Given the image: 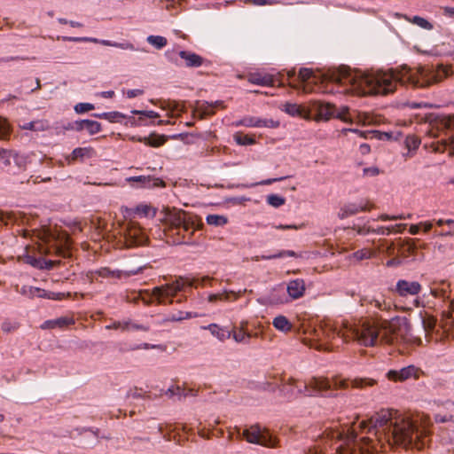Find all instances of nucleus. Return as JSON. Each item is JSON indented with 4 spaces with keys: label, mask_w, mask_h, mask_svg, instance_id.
Instances as JSON below:
<instances>
[{
    "label": "nucleus",
    "mask_w": 454,
    "mask_h": 454,
    "mask_svg": "<svg viewBox=\"0 0 454 454\" xmlns=\"http://www.w3.org/2000/svg\"><path fill=\"white\" fill-rule=\"evenodd\" d=\"M447 75L443 67H439L437 70L434 67H421L416 70L402 67L401 69L370 73L344 71L339 74L337 81L342 85H350L355 91L364 95H387L393 93L398 84L427 87Z\"/></svg>",
    "instance_id": "f257e3e1"
},
{
    "label": "nucleus",
    "mask_w": 454,
    "mask_h": 454,
    "mask_svg": "<svg viewBox=\"0 0 454 454\" xmlns=\"http://www.w3.org/2000/svg\"><path fill=\"white\" fill-rule=\"evenodd\" d=\"M357 427L373 434L379 442L384 439L389 444L418 450L427 444V431L419 429L413 420L402 417L395 410H381L370 419L359 422Z\"/></svg>",
    "instance_id": "f03ea898"
},
{
    "label": "nucleus",
    "mask_w": 454,
    "mask_h": 454,
    "mask_svg": "<svg viewBox=\"0 0 454 454\" xmlns=\"http://www.w3.org/2000/svg\"><path fill=\"white\" fill-rule=\"evenodd\" d=\"M410 325L405 318L396 317L385 321L380 327L376 323L368 320L357 324L347 323L346 335L348 341L356 340L366 347L375 346L380 342L388 344L409 341Z\"/></svg>",
    "instance_id": "7ed1b4c3"
},
{
    "label": "nucleus",
    "mask_w": 454,
    "mask_h": 454,
    "mask_svg": "<svg viewBox=\"0 0 454 454\" xmlns=\"http://www.w3.org/2000/svg\"><path fill=\"white\" fill-rule=\"evenodd\" d=\"M38 239L39 256L27 254L23 262L39 270H52L59 263V260L45 259L43 255H54L67 258L71 256V241L68 234L57 226L43 227L34 231Z\"/></svg>",
    "instance_id": "20e7f679"
},
{
    "label": "nucleus",
    "mask_w": 454,
    "mask_h": 454,
    "mask_svg": "<svg viewBox=\"0 0 454 454\" xmlns=\"http://www.w3.org/2000/svg\"><path fill=\"white\" fill-rule=\"evenodd\" d=\"M375 383L374 380L368 378L354 380L334 378L332 380L325 378H312L308 383L289 378L286 381L281 379L279 390L288 398H294L300 395L310 396L317 394L333 396L337 395L333 390L338 388H347L349 386L356 388H365L375 385Z\"/></svg>",
    "instance_id": "39448f33"
},
{
    "label": "nucleus",
    "mask_w": 454,
    "mask_h": 454,
    "mask_svg": "<svg viewBox=\"0 0 454 454\" xmlns=\"http://www.w3.org/2000/svg\"><path fill=\"white\" fill-rule=\"evenodd\" d=\"M344 440V435L340 432H331L318 442L317 444L309 448L306 454H325L327 446H331L333 439ZM357 433L356 427L354 426L352 428L348 429L345 436V445L340 444L336 448L339 454H372L374 446L372 445V440L370 437H362L360 442L356 440Z\"/></svg>",
    "instance_id": "423d86ee"
},
{
    "label": "nucleus",
    "mask_w": 454,
    "mask_h": 454,
    "mask_svg": "<svg viewBox=\"0 0 454 454\" xmlns=\"http://www.w3.org/2000/svg\"><path fill=\"white\" fill-rule=\"evenodd\" d=\"M427 135L433 140L424 143L425 149L440 153L448 151L450 156L454 155V115L438 117Z\"/></svg>",
    "instance_id": "0eeeda50"
},
{
    "label": "nucleus",
    "mask_w": 454,
    "mask_h": 454,
    "mask_svg": "<svg viewBox=\"0 0 454 454\" xmlns=\"http://www.w3.org/2000/svg\"><path fill=\"white\" fill-rule=\"evenodd\" d=\"M214 280L208 276L204 277H178L175 281L155 286L150 294L151 301H155L160 305H169L173 303V298L179 292H185L186 288L204 286Z\"/></svg>",
    "instance_id": "6e6552de"
},
{
    "label": "nucleus",
    "mask_w": 454,
    "mask_h": 454,
    "mask_svg": "<svg viewBox=\"0 0 454 454\" xmlns=\"http://www.w3.org/2000/svg\"><path fill=\"white\" fill-rule=\"evenodd\" d=\"M165 218L169 234L177 235L174 240L176 243H188L194 231L202 226V223H197L195 216L175 207L168 209Z\"/></svg>",
    "instance_id": "1a4fd4ad"
},
{
    "label": "nucleus",
    "mask_w": 454,
    "mask_h": 454,
    "mask_svg": "<svg viewBox=\"0 0 454 454\" xmlns=\"http://www.w3.org/2000/svg\"><path fill=\"white\" fill-rule=\"evenodd\" d=\"M347 323L340 326L325 324L317 330L319 343L316 347L319 350H333L339 348L344 341H348L346 335Z\"/></svg>",
    "instance_id": "9d476101"
},
{
    "label": "nucleus",
    "mask_w": 454,
    "mask_h": 454,
    "mask_svg": "<svg viewBox=\"0 0 454 454\" xmlns=\"http://www.w3.org/2000/svg\"><path fill=\"white\" fill-rule=\"evenodd\" d=\"M242 436L249 443L258 444L265 448H277L278 439L268 428L258 424L252 425L242 432Z\"/></svg>",
    "instance_id": "9b49d317"
},
{
    "label": "nucleus",
    "mask_w": 454,
    "mask_h": 454,
    "mask_svg": "<svg viewBox=\"0 0 454 454\" xmlns=\"http://www.w3.org/2000/svg\"><path fill=\"white\" fill-rule=\"evenodd\" d=\"M165 57L172 64L187 68L200 67L205 62L204 58L191 51L168 50L165 52Z\"/></svg>",
    "instance_id": "f8f14e48"
},
{
    "label": "nucleus",
    "mask_w": 454,
    "mask_h": 454,
    "mask_svg": "<svg viewBox=\"0 0 454 454\" xmlns=\"http://www.w3.org/2000/svg\"><path fill=\"white\" fill-rule=\"evenodd\" d=\"M124 244L127 247L143 246L147 241L145 231L135 223L127 224L123 231Z\"/></svg>",
    "instance_id": "ddd939ff"
},
{
    "label": "nucleus",
    "mask_w": 454,
    "mask_h": 454,
    "mask_svg": "<svg viewBox=\"0 0 454 454\" xmlns=\"http://www.w3.org/2000/svg\"><path fill=\"white\" fill-rule=\"evenodd\" d=\"M430 294L434 298L447 301L454 309V298H451L450 284L444 279H434L428 284Z\"/></svg>",
    "instance_id": "4468645a"
},
{
    "label": "nucleus",
    "mask_w": 454,
    "mask_h": 454,
    "mask_svg": "<svg viewBox=\"0 0 454 454\" xmlns=\"http://www.w3.org/2000/svg\"><path fill=\"white\" fill-rule=\"evenodd\" d=\"M421 374V370L414 365H408L400 370H390L386 377L395 382H403L410 379L417 380Z\"/></svg>",
    "instance_id": "2eb2a0df"
},
{
    "label": "nucleus",
    "mask_w": 454,
    "mask_h": 454,
    "mask_svg": "<svg viewBox=\"0 0 454 454\" xmlns=\"http://www.w3.org/2000/svg\"><path fill=\"white\" fill-rule=\"evenodd\" d=\"M67 40L72 41V42H89V43L101 44L104 46L119 48L121 50L138 51V49L136 48L132 43L126 41V40H124L121 43L111 41V40H106V39H98L96 37H68Z\"/></svg>",
    "instance_id": "dca6fc26"
},
{
    "label": "nucleus",
    "mask_w": 454,
    "mask_h": 454,
    "mask_svg": "<svg viewBox=\"0 0 454 454\" xmlns=\"http://www.w3.org/2000/svg\"><path fill=\"white\" fill-rule=\"evenodd\" d=\"M66 129L74 131L86 130L90 135H95L101 131V124L92 120H80L68 123Z\"/></svg>",
    "instance_id": "f3484780"
},
{
    "label": "nucleus",
    "mask_w": 454,
    "mask_h": 454,
    "mask_svg": "<svg viewBox=\"0 0 454 454\" xmlns=\"http://www.w3.org/2000/svg\"><path fill=\"white\" fill-rule=\"evenodd\" d=\"M372 208V205H369L368 202L361 201L359 203H348L345 204L339 211L338 216L340 219L349 217L356 215L359 212L370 211Z\"/></svg>",
    "instance_id": "a211bd4d"
},
{
    "label": "nucleus",
    "mask_w": 454,
    "mask_h": 454,
    "mask_svg": "<svg viewBox=\"0 0 454 454\" xmlns=\"http://www.w3.org/2000/svg\"><path fill=\"white\" fill-rule=\"evenodd\" d=\"M421 285L417 281L400 279L395 286L396 293L402 296L416 295L421 291Z\"/></svg>",
    "instance_id": "6ab92c4d"
},
{
    "label": "nucleus",
    "mask_w": 454,
    "mask_h": 454,
    "mask_svg": "<svg viewBox=\"0 0 454 454\" xmlns=\"http://www.w3.org/2000/svg\"><path fill=\"white\" fill-rule=\"evenodd\" d=\"M264 300L267 304L270 305L284 304L289 301L286 289L282 286L274 287L267 296L264 297Z\"/></svg>",
    "instance_id": "aec40b11"
},
{
    "label": "nucleus",
    "mask_w": 454,
    "mask_h": 454,
    "mask_svg": "<svg viewBox=\"0 0 454 454\" xmlns=\"http://www.w3.org/2000/svg\"><path fill=\"white\" fill-rule=\"evenodd\" d=\"M247 82L259 86H274L275 77L266 73H250L247 76Z\"/></svg>",
    "instance_id": "412c9836"
},
{
    "label": "nucleus",
    "mask_w": 454,
    "mask_h": 454,
    "mask_svg": "<svg viewBox=\"0 0 454 454\" xmlns=\"http://www.w3.org/2000/svg\"><path fill=\"white\" fill-rule=\"evenodd\" d=\"M286 289V292L288 294V297H290L293 300H296L303 296L305 293V282L303 279L297 278L294 280H291L288 284Z\"/></svg>",
    "instance_id": "4be33fe9"
},
{
    "label": "nucleus",
    "mask_w": 454,
    "mask_h": 454,
    "mask_svg": "<svg viewBox=\"0 0 454 454\" xmlns=\"http://www.w3.org/2000/svg\"><path fill=\"white\" fill-rule=\"evenodd\" d=\"M129 183H138L141 187H164L165 183L160 178H152L151 176H131L127 179Z\"/></svg>",
    "instance_id": "5701e85b"
},
{
    "label": "nucleus",
    "mask_w": 454,
    "mask_h": 454,
    "mask_svg": "<svg viewBox=\"0 0 454 454\" xmlns=\"http://www.w3.org/2000/svg\"><path fill=\"white\" fill-rule=\"evenodd\" d=\"M95 155V151L92 147H77L74 149L72 153L67 157L68 163H72L75 160H83L84 159H90Z\"/></svg>",
    "instance_id": "b1692460"
},
{
    "label": "nucleus",
    "mask_w": 454,
    "mask_h": 454,
    "mask_svg": "<svg viewBox=\"0 0 454 454\" xmlns=\"http://www.w3.org/2000/svg\"><path fill=\"white\" fill-rule=\"evenodd\" d=\"M74 320L70 317H60L56 319L47 320L41 325L43 329H54V328H66L68 325H74Z\"/></svg>",
    "instance_id": "393cba45"
},
{
    "label": "nucleus",
    "mask_w": 454,
    "mask_h": 454,
    "mask_svg": "<svg viewBox=\"0 0 454 454\" xmlns=\"http://www.w3.org/2000/svg\"><path fill=\"white\" fill-rule=\"evenodd\" d=\"M35 153H32L30 154H18L13 153L12 158L15 164L23 169H26L28 164H32L35 160Z\"/></svg>",
    "instance_id": "a878e982"
},
{
    "label": "nucleus",
    "mask_w": 454,
    "mask_h": 454,
    "mask_svg": "<svg viewBox=\"0 0 454 454\" xmlns=\"http://www.w3.org/2000/svg\"><path fill=\"white\" fill-rule=\"evenodd\" d=\"M272 325L282 333H288L293 328V324L285 316L279 315L274 317Z\"/></svg>",
    "instance_id": "bb28decb"
},
{
    "label": "nucleus",
    "mask_w": 454,
    "mask_h": 454,
    "mask_svg": "<svg viewBox=\"0 0 454 454\" xmlns=\"http://www.w3.org/2000/svg\"><path fill=\"white\" fill-rule=\"evenodd\" d=\"M336 106L330 103H319L317 106V113L321 118L325 120L335 115Z\"/></svg>",
    "instance_id": "cd10ccee"
},
{
    "label": "nucleus",
    "mask_w": 454,
    "mask_h": 454,
    "mask_svg": "<svg viewBox=\"0 0 454 454\" xmlns=\"http://www.w3.org/2000/svg\"><path fill=\"white\" fill-rule=\"evenodd\" d=\"M421 141L415 135H408L405 138L404 145L408 149V153L404 154L405 157H412L414 152L419 148Z\"/></svg>",
    "instance_id": "c85d7f7f"
},
{
    "label": "nucleus",
    "mask_w": 454,
    "mask_h": 454,
    "mask_svg": "<svg viewBox=\"0 0 454 454\" xmlns=\"http://www.w3.org/2000/svg\"><path fill=\"white\" fill-rule=\"evenodd\" d=\"M207 329L209 330L212 335L215 336L221 341H223L227 339H230L231 336V332L220 327L216 324L209 325Z\"/></svg>",
    "instance_id": "c756f323"
},
{
    "label": "nucleus",
    "mask_w": 454,
    "mask_h": 454,
    "mask_svg": "<svg viewBox=\"0 0 454 454\" xmlns=\"http://www.w3.org/2000/svg\"><path fill=\"white\" fill-rule=\"evenodd\" d=\"M139 141L149 146L159 147L166 143L167 137L163 135L152 134L149 137L140 138Z\"/></svg>",
    "instance_id": "7c9ffc66"
},
{
    "label": "nucleus",
    "mask_w": 454,
    "mask_h": 454,
    "mask_svg": "<svg viewBox=\"0 0 454 454\" xmlns=\"http://www.w3.org/2000/svg\"><path fill=\"white\" fill-rule=\"evenodd\" d=\"M21 128L23 129H29L34 131H43L50 128V124L47 121L37 120L24 123Z\"/></svg>",
    "instance_id": "2f4dec72"
},
{
    "label": "nucleus",
    "mask_w": 454,
    "mask_h": 454,
    "mask_svg": "<svg viewBox=\"0 0 454 454\" xmlns=\"http://www.w3.org/2000/svg\"><path fill=\"white\" fill-rule=\"evenodd\" d=\"M196 111L200 114V118L213 115L215 113L214 105L207 101L198 103Z\"/></svg>",
    "instance_id": "473e14b6"
},
{
    "label": "nucleus",
    "mask_w": 454,
    "mask_h": 454,
    "mask_svg": "<svg viewBox=\"0 0 454 454\" xmlns=\"http://www.w3.org/2000/svg\"><path fill=\"white\" fill-rule=\"evenodd\" d=\"M231 295L234 296V300H236L240 296V292L238 294H236L233 291H224L223 293L212 294L208 296V301L216 302L218 301H228Z\"/></svg>",
    "instance_id": "72a5a7b5"
},
{
    "label": "nucleus",
    "mask_w": 454,
    "mask_h": 454,
    "mask_svg": "<svg viewBox=\"0 0 454 454\" xmlns=\"http://www.w3.org/2000/svg\"><path fill=\"white\" fill-rule=\"evenodd\" d=\"M20 218V213L18 212H5L0 210V223L8 224L10 223H17Z\"/></svg>",
    "instance_id": "f704fd0d"
},
{
    "label": "nucleus",
    "mask_w": 454,
    "mask_h": 454,
    "mask_svg": "<svg viewBox=\"0 0 454 454\" xmlns=\"http://www.w3.org/2000/svg\"><path fill=\"white\" fill-rule=\"evenodd\" d=\"M280 125L278 121H275L273 119H262L256 117L255 118V127L254 128H270V129H277Z\"/></svg>",
    "instance_id": "c9c22d12"
},
{
    "label": "nucleus",
    "mask_w": 454,
    "mask_h": 454,
    "mask_svg": "<svg viewBox=\"0 0 454 454\" xmlns=\"http://www.w3.org/2000/svg\"><path fill=\"white\" fill-rule=\"evenodd\" d=\"M235 142L239 145H250L255 144V139L242 132H236L233 135Z\"/></svg>",
    "instance_id": "e433bc0d"
},
{
    "label": "nucleus",
    "mask_w": 454,
    "mask_h": 454,
    "mask_svg": "<svg viewBox=\"0 0 454 454\" xmlns=\"http://www.w3.org/2000/svg\"><path fill=\"white\" fill-rule=\"evenodd\" d=\"M406 19L411 23H412L423 29H426V30L433 29V25L425 18H422L420 16H413V17H410V18H406Z\"/></svg>",
    "instance_id": "4c0bfd02"
},
{
    "label": "nucleus",
    "mask_w": 454,
    "mask_h": 454,
    "mask_svg": "<svg viewBox=\"0 0 454 454\" xmlns=\"http://www.w3.org/2000/svg\"><path fill=\"white\" fill-rule=\"evenodd\" d=\"M146 41L158 50L164 48L168 43L167 38L161 35H149Z\"/></svg>",
    "instance_id": "58836bf2"
},
{
    "label": "nucleus",
    "mask_w": 454,
    "mask_h": 454,
    "mask_svg": "<svg viewBox=\"0 0 454 454\" xmlns=\"http://www.w3.org/2000/svg\"><path fill=\"white\" fill-rule=\"evenodd\" d=\"M124 324L127 325L125 327L126 331H143V332H148L150 330V326L147 325H142L138 324L137 322H135L131 319H126L124 320Z\"/></svg>",
    "instance_id": "ea45409f"
},
{
    "label": "nucleus",
    "mask_w": 454,
    "mask_h": 454,
    "mask_svg": "<svg viewBox=\"0 0 454 454\" xmlns=\"http://www.w3.org/2000/svg\"><path fill=\"white\" fill-rule=\"evenodd\" d=\"M206 221L207 224L213 226H223L228 223V219L220 215H208Z\"/></svg>",
    "instance_id": "a19ab883"
},
{
    "label": "nucleus",
    "mask_w": 454,
    "mask_h": 454,
    "mask_svg": "<svg viewBox=\"0 0 454 454\" xmlns=\"http://www.w3.org/2000/svg\"><path fill=\"white\" fill-rule=\"evenodd\" d=\"M281 109L292 116H298L302 114V109L297 104L286 102L283 105Z\"/></svg>",
    "instance_id": "79ce46f5"
},
{
    "label": "nucleus",
    "mask_w": 454,
    "mask_h": 454,
    "mask_svg": "<svg viewBox=\"0 0 454 454\" xmlns=\"http://www.w3.org/2000/svg\"><path fill=\"white\" fill-rule=\"evenodd\" d=\"M286 256L297 257L298 254L294 251H293V250H281V251H279L277 254L262 255V259H263V260H272V259H278V258H284Z\"/></svg>",
    "instance_id": "37998d69"
},
{
    "label": "nucleus",
    "mask_w": 454,
    "mask_h": 454,
    "mask_svg": "<svg viewBox=\"0 0 454 454\" xmlns=\"http://www.w3.org/2000/svg\"><path fill=\"white\" fill-rule=\"evenodd\" d=\"M267 203L274 207H279L283 206L286 202L284 197L279 196L278 194H270L267 196Z\"/></svg>",
    "instance_id": "c03bdc74"
},
{
    "label": "nucleus",
    "mask_w": 454,
    "mask_h": 454,
    "mask_svg": "<svg viewBox=\"0 0 454 454\" xmlns=\"http://www.w3.org/2000/svg\"><path fill=\"white\" fill-rule=\"evenodd\" d=\"M416 241L417 240H415V239H408V240L404 241L401 247L402 252L403 254L407 253L408 254H413L418 248V247L416 245Z\"/></svg>",
    "instance_id": "a18cd8bd"
},
{
    "label": "nucleus",
    "mask_w": 454,
    "mask_h": 454,
    "mask_svg": "<svg viewBox=\"0 0 454 454\" xmlns=\"http://www.w3.org/2000/svg\"><path fill=\"white\" fill-rule=\"evenodd\" d=\"M231 335H232L233 339L235 340V341H237L239 343H241V342L247 343L251 337V335L249 333H247L246 332H244L243 329H239V331H234L233 333H231Z\"/></svg>",
    "instance_id": "49530a36"
},
{
    "label": "nucleus",
    "mask_w": 454,
    "mask_h": 454,
    "mask_svg": "<svg viewBox=\"0 0 454 454\" xmlns=\"http://www.w3.org/2000/svg\"><path fill=\"white\" fill-rule=\"evenodd\" d=\"M333 117H336L344 121H350L351 116L349 114V108L348 106H342L340 108L336 107L335 115Z\"/></svg>",
    "instance_id": "de8ad7c7"
},
{
    "label": "nucleus",
    "mask_w": 454,
    "mask_h": 454,
    "mask_svg": "<svg viewBox=\"0 0 454 454\" xmlns=\"http://www.w3.org/2000/svg\"><path fill=\"white\" fill-rule=\"evenodd\" d=\"M35 297H40V298H47V299H52V300H58L60 299L61 294H55V293H47L44 289H41L38 287H35Z\"/></svg>",
    "instance_id": "09e8293b"
},
{
    "label": "nucleus",
    "mask_w": 454,
    "mask_h": 454,
    "mask_svg": "<svg viewBox=\"0 0 454 454\" xmlns=\"http://www.w3.org/2000/svg\"><path fill=\"white\" fill-rule=\"evenodd\" d=\"M255 118L254 116H245L239 121H237L234 125L236 127L244 126L247 128H254L255 127Z\"/></svg>",
    "instance_id": "8fccbe9b"
},
{
    "label": "nucleus",
    "mask_w": 454,
    "mask_h": 454,
    "mask_svg": "<svg viewBox=\"0 0 454 454\" xmlns=\"http://www.w3.org/2000/svg\"><path fill=\"white\" fill-rule=\"evenodd\" d=\"M10 125L6 119L0 116V139L6 138L10 134Z\"/></svg>",
    "instance_id": "3c124183"
},
{
    "label": "nucleus",
    "mask_w": 454,
    "mask_h": 454,
    "mask_svg": "<svg viewBox=\"0 0 454 454\" xmlns=\"http://www.w3.org/2000/svg\"><path fill=\"white\" fill-rule=\"evenodd\" d=\"M373 253L372 250L368 248H363L357 250L353 254V257L357 261H362L364 259H369L372 256Z\"/></svg>",
    "instance_id": "603ef678"
},
{
    "label": "nucleus",
    "mask_w": 454,
    "mask_h": 454,
    "mask_svg": "<svg viewBox=\"0 0 454 454\" xmlns=\"http://www.w3.org/2000/svg\"><path fill=\"white\" fill-rule=\"evenodd\" d=\"M12 155L13 153L11 151L0 148V160L4 166L11 165Z\"/></svg>",
    "instance_id": "864d4df0"
},
{
    "label": "nucleus",
    "mask_w": 454,
    "mask_h": 454,
    "mask_svg": "<svg viewBox=\"0 0 454 454\" xmlns=\"http://www.w3.org/2000/svg\"><path fill=\"white\" fill-rule=\"evenodd\" d=\"M314 76V72L310 68L302 67L299 71L298 78L301 82H307Z\"/></svg>",
    "instance_id": "5fc2aeb1"
},
{
    "label": "nucleus",
    "mask_w": 454,
    "mask_h": 454,
    "mask_svg": "<svg viewBox=\"0 0 454 454\" xmlns=\"http://www.w3.org/2000/svg\"><path fill=\"white\" fill-rule=\"evenodd\" d=\"M106 114V120L110 122H120L121 120L126 118L125 114L117 111L107 112Z\"/></svg>",
    "instance_id": "6e6d98bb"
},
{
    "label": "nucleus",
    "mask_w": 454,
    "mask_h": 454,
    "mask_svg": "<svg viewBox=\"0 0 454 454\" xmlns=\"http://www.w3.org/2000/svg\"><path fill=\"white\" fill-rule=\"evenodd\" d=\"M95 108L94 105L90 103H78L74 106V111L77 114H84Z\"/></svg>",
    "instance_id": "4d7b16f0"
},
{
    "label": "nucleus",
    "mask_w": 454,
    "mask_h": 454,
    "mask_svg": "<svg viewBox=\"0 0 454 454\" xmlns=\"http://www.w3.org/2000/svg\"><path fill=\"white\" fill-rule=\"evenodd\" d=\"M194 317L191 312L179 311L177 314L171 315L168 320L169 321H181L184 319L192 318Z\"/></svg>",
    "instance_id": "13d9d810"
},
{
    "label": "nucleus",
    "mask_w": 454,
    "mask_h": 454,
    "mask_svg": "<svg viewBox=\"0 0 454 454\" xmlns=\"http://www.w3.org/2000/svg\"><path fill=\"white\" fill-rule=\"evenodd\" d=\"M176 395H178L180 397H187L190 395L196 396V395H198V390L193 389V388L181 389V388L177 387Z\"/></svg>",
    "instance_id": "bf43d9fd"
},
{
    "label": "nucleus",
    "mask_w": 454,
    "mask_h": 454,
    "mask_svg": "<svg viewBox=\"0 0 454 454\" xmlns=\"http://www.w3.org/2000/svg\"><path fill=\"white\" fill-rule=\"evenodd\" d=\"M19 292L24 296L34 298L35 294V287L30 286H23Z\"/></svg>",
    "instance_id": "052dcab7"
},
{
    "label": "nucleus",
    "mask_w": 454,
    "mask_h": 454,
    "mask_svg": "<svg viewBox=\"0 0 454 454\" xmlns=\"http://www.w3.org/2000/svg\"><path fill=\"white\" fill-rule=\"evenodd\" d=\"M127 325L124 324V320L123 321H113L110 325H107L106 326V329L107 330H121L122 332H125V327Z\"/></svg>",
    "instance_id": "680f3d73"
},
{
    "label": "nucleus",
    "mask_w": 454,
    "mask_h": 454,
    "mask_svg": "<svg viewBox=\"0 0 454 454\" xmlns=\"http://www.w3.org/2000/svg\"><path fill=\"white\" fill-rule=\"evenodd\" d=\"M131 113L136 115H143V116H146L151 119L158 118L160 116V114L158 113L152 111V110L151 111L133 110V111H131Z\"/></svg>",
    "instance_id": "e2e57ef3"
},
{
    "label": "nucleus",
    "mask_w": 454,
    "mask_h": 454,
    "mask_svg": "<svg viewBox=\"0 0 454 454\" xmlns=\"http://www.w3.org/2000/svg\"><path fill=\"white\" fill-rule=\"evenodd\" d=\"M98 276L102 278H114L119 277V274L115 273L114 271L111 270L109 268H101L97 272Z\"/></svg>",
    "instance_id": "0e129e2a"
},
{
    "label": "nucleus",
    "mask_w": 454,
    "mask_h": 454,
    "mask_svg": "<svg viewBox=\"0 0 454 454\" xmlns=\"http://www.w3.org/2000/svg\"><path fill=\"white\" fill-rule=\"evenodd\" d=\"M353 229L356 230L357 231V233L360 235H366V234L372 233V228L367 224H364L363 226H360L358 224H354Z\"/></svg>",
    "instance_id": "69168bd1"
},
{
    "label": "nucleus",
    "mask_w": 454,
    "mask_h": 454,
    "mask_svg": "<svg viewBox=\"0 0 454 454\" xmlns=\"http://www.w3.org/2000/svg\"><path fill=\"white\" fill-rule=\"evenodd\" d=\"M17 328L18 325L16 323H12L10 321H4L1 325L2 331L5 333L15 331Z\"/></svg>",
    "instance_id": "338daca9"
},
{
    "label": "nucleus",
    "mask_w": 454,
    "mask_h": 454,
    "mask_svg": "<svg viewBox=\"0 0 454 454\" xmlns=\"http://www.w3.org/2000/svg\"><path fill=\"white\" fill-rule=\"evenodd\" d=\"M370 303H371V305L374 306L375 308H377L380 310H385L390 307L389 304H387L384 301H380L378 299H372L370 301Z\"/></svg>",
    "instance_id": "774afa93"
}]
</instances>
